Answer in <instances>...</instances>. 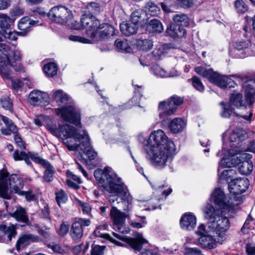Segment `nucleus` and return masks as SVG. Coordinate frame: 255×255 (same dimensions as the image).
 Returning a JSON list of instances; mask_svg holds the SVG:
<instances>
[{
	"mask_svg": "<svg viewBox=\"0 0 255 255\" xmlns=\"http://www.w3.org/2000/svg\"><path fill=\"white\" fill-rule=\"evenodd\" d=\"M252 157V155L250 154L244 153L242 154V158L245 160L241 163V164L239 167V171L241 174L248 175L252 172L253 165L250 160Z\"/></svg>",
	"mask_w": 255,
	"mask_h": 255,
	"instance_id": "obj_21",
	"label": "nucleus"
},
{
	"mask_svg": "<svg viewBox=\"0 0 255 255\" xmlns=\"http://www.w3.org/2000/svg\"><path fill=\"white\" fill-rule=\"evenodd\" d=\"M183 102V99L174 95L167 101H161L159 103L158 110L160 111L159 118L163 122H166L169 119L166 116L174 114L177 111V108Z\"/></svg>",
	"mask_w": 255,
	"mask_h": 255,
	"instance_id": "obj_6",
	"label": "nucleus"
},
{
	"mask_svg": "<svg viewBox=\"0 0 255 255\" xmlns=\"http://www.w3.org/2000/svg\"><path fill=\"white\" fill-rule=\"evenodd\" d=\"M43 71L48 77H54L57 73V66L54 62L48 63L44 66Z\"/></svg>",
	"mask_w": 255,
	"mask_h": 255,
	"instance_id": "obj_40",
	"label": "nucleus"
},
{
	"mask_svg": "<svg viewBox=\"0 0 255 255\" xmlns=\"http://www.w3.org/2000/svg\"><path fill=\"white\" fill-rule=\"evenodd\" d=\"M115 28L107 23H102L96 32H89L91 36V39L77 35H71L69 39L71 41L79 42L82 43H91L93 41H98L102 40L114 34Z\"/></svg>",
	"mask_w": 255,
	"mask_h": 255,
	"instance_id": "obj_4",
	"label": "nucleus"
},
{
	"mask_svg": "<svg viewBox=\"0 0 255 255\" xmlns=\"http://www.w3.org/2000/svg\"><path fill=\"white\" fill-rule=\"evenodd\" d=\"M28 100L33 105L41 106L47 105L50 101L48 94L39 90H34L30 92Z\"/></svg>",
	"mask_w": 255,
	"mask_h": 255,
	"instance_id": "obj_11",
	"label": "nucleus"
},
{
	"mask_svg": "<svg viewBox=\"0 0 255 255\" xmlns=\"http://www.w3.org/2000/svg\"><path fill=\"white\" fill-rule=\"evenodd\" d=\"M38 22V20H30L28 17H22L18 24V29L20 30L18 34L20 35H25L30 30V27L37 24Z\"/></svg>",
	"mask_w": 255,
	"mask_h": 255,
	"instance_id": "obj_23",
	"label": "nucleus"
},
{
	"mask_svg": "<svg viewBox=\"0 0 255 255\" xmlns=\"http://www.w3.org/2000/svg\"><path fill=\"white\" fill-rule=\"evenodd\" d=\"M79 153L80 155L81 161L87 165H90L91 161L94 160L97 156V152L91 147L89 137L87 147L82 146Z\"/></svg>",
	"mask_w": 255,
	"mask_h": 255,
	"instance_id": "obj_15",
	"label": "nucleus"
},
{
	"mask_svg": "<svg viewBox=\"0 0 255 255\" xmlns=\"http://www.w3.org/2000/svg\"><path fill=\"white\" fill-rule=\"evenodd\" d=\"M151 71L158 77L165 78L167 76L166 71L157 65H153L151 68Z\"/></svg>",
	"mask_w": 255,
	"mask_h": 255,
	"instance_id": "obj_50",
	"label": "nucleus"
},
{
	"mask_svg": "<svg viewBox=\"0 0 255 255\" xmlns=\"http://www.w3.org/2000/svg\"><path fill=\"white\" fill-rule=\"evenodd\" d=\"M0 231L7 235V239L9 241L16 235V227L13 225H10L9 226H6L4 224L0 225Z\"/></svg>",
	"mask_w": 255,
	"mask_h": 255,
	"instance_id": "obj_37",
	"label": "nucleus"
},
{
	"mask_svg": "<svg viewBox=\"0 0 255 255\" xmlns=\"http://www.w3.org/2000/svg\"><path fill=\"white\" fill-rule=\"evenodd\" d=\"M145 14L142 10H135L131 14L130 21L139 25V23L142 20Z\"/></svg>",
	"mask_w": 255,
	"mask_h": 255,
	"instance_id": "obj_48",
	"label": "nucleus"
},
{
	"mask_svg": "<svg viewBox=\"0 0 255 255\" xmlns=\"http://www.w3.org/2000/svg\"><path fill=\"white\" fill-rule=\"evenodd\" d=\"M9 185L11 192L22 195L23 191L21 189L23 187L22 179L16 174H12L8 178Z\"/></svg>",
	"mask_w": 255,
	"mask_h": 255,
	"instance_id": "obj_17",
	"label": "nucleus"
},
{
	"mask_svg": "<svg viewBox=\"0 0 255 255\" xmlns=\"http://www.w3.org/2000/svg\"><path fill=\"white\" fill-rule=\"evenodd\" d=\"M10 61L9 58L5 56L3 65L0 64V75L3 79H11V71L9 69Z\"/></svg>",
	"mask_w": 255,
	"mask_h": 255,
	"instance_id": "obj_31",
	"label": "nucleus"
},
{
	"mask_svg": "<svg viewBox=\"0 0 255 255\" xmlns=\"http://www.w3.org/2000/svg\"><path fill=\"white\" fill-rule=\"evenodd\" d=\"M86 13L89 15H96L101 11V6L99 3L96 2H90L87 3L86 7Z\"/></svg>",
	"mask_w": 255,
	"mask_h": 255,
	"instance_id": "obj_39",
	"label": "nucleus"
},
{
	"mask_svg": "<svg viewBox=\"0 0 255 255\" xmlns=\"http://www.w3.org/2000/svg\"><path fill=\"white\" fill-rule=\"evenodd\" d=\"M185 255H205L201 250L197 248H187L185 250Z\"/></svg>",
	"mask_w": 255,
	"mask_h": 255,
	"instance_id": "obj_56",
	"label": "nucleus"
},
{
	"mask_svg": "<svg viewBox=\"0 0 255 255\" xmlns=\"http://www.w3.org/2000/svg\"><path fill=\"white\" fill-rule=\"evenodd\" d=\"M79 205L82 208V211L84 214H86L87 215L90 214L92 208L89 203L80 202L79 203Z\"/></svg>",
	"mask_w": 255,
	"mask_h": 255,
	"instance_id": "obj_60",
	"label": "nucleus"
},
{
	"mask_svg": "<svg viewBox=\"0 0 255 255\" xmlns=\"http://www.w3.org/2000/svg\"><path fill=\"white\" fill-rule=\"evenodd\" d=\"M115 44L117 48L120 50H127L128 48V44L127 42L124 41L120 39H117L115 41Z\"/></svg>",
	"mask_w": 255,
	"mask_h": 255,
	"instance_id": "obj_59",
	"label": "nucleus"
},
{
	"mask_svg": "<svg viewBox=\"0 0 255 255\" xmlns=\"http://www.w3.org/2000/svg\"><path fill=\"white\" fill-rule=\"evenodd\" d=\"M180 225L182 229L186 230H193L196 225V218L191 213H186L181 217Z\"/></svg>",
	"mask_w": 255,
	"mask_h": 255,
	"instance_id": "obj_20",
	"label": "nucleus"
},
{
	"mask_svg": "<svg viewBox=\"0 0 255 255\" xmlns=\"http://www.w3.org/2000/svg\"><path fill=\"white\" fill-rule=\"evenodd\" d=\"M234 6L239 13H245L248 10V6L243 0H236L234 2Z\"/></svg>",
	"mask_w": 255,
	"mask_h": 255,
	"instance_id": "obj_47",
	"label": "nucleus"
},
{
	"mask_svg": "<svg viewBox=\"0 0 255 255\" xmlns=\"http://www.w3.org/2000/svg\"><path fill=\"white\" fill-rule=\"evenodd\" d=\"M230 223L229 220L226 217L222 215L217 219L213 220L208 224L209 232L215 233L217 237L223 240L225 237L226 231L229 229Z\"/></svg>",
	"mask_w": 255,
	"mask_h": 255,
	"instance_id": "obj_7",
	"label": "nucleus"
},
{
	"mask_svg": "<svg viewBox=\"0 0 255 255\" xmlns=\"http://www.w3.org/2000/svg\"><path fill=\"white\" fill-rule=\"evenodd\" d=\"M105 246H95L92 248L91 255H103Z\"/></svg>",
	"mask_w": 255,
	"mask_h": 255,
	"instance_id": "obj_57",
	"label": "nucleus"
},
{
	"mask_svg": "<svg viewBox=\"0 0 255 255\" xmlns=\"http://www.w3.org/2000/svg\"><path fill=\"white\" fill-rule=\"evenodd\" d=\"M144 150L150 157L152 164L160 167L164 166L167 160H172L177 153L174 142L161 129L154 131L150 134Z\"/></svg>",
	"mask_w": 255,
	"mask_h": 255,
	"instance_id": "obj_2",
	"label": "nucleus"
},
{
	"mask_svg": "<svg viewBox=\"0 0 255 255\" xmlns=\"http://www.w3.org/2000/svg\"><path fill=\"white\" fill-rule=\"evenodd\" d=\"M165 49L162 46L156 47L151 53V56L155 60H159L164 55Z\"/></svg>",
	"mask_w": 255,
	"mask_h": 255,
	"instance_id": "obj_52",
	"label": "nucleus"
},
{
	"mask_svg": "<svg viewBox=\"0 0 255 255\" xmlns=\"http://www.w3.org/2000/svg\"><path fill=\"white\" fill-rule=\"evenodd\" d=\"M153 46V42L149 39H138L137 41V48L139 50L147 51Z\"/></svg>",
	"mask_w": 255,
	"mask_h": 255,
	"instance_id": "obj_41",
	"label": "nucleus"
},
{
	"mask_svg": "<svg viewBox=\"0 0 255 255\" xmlns=\"http://www.w3.org/2000/svg\"><path fill=\"white\" fill-rule=\"evenodd\" d=\"M47 246L55 253L62 254L64 252V250L58 244L54 242L50 243L47 244Z\"/></svg>",
	"mask_w": 255,
	"mask_h": 255,
	"instance_id": "obj_55",
	"label": "nucleus"
},
{
	"mask_svg": "<svg viewBox=\"0 0 255 255\" xmlns=\"http://www.w3.org/2000/svg\"><path fill=\"white\" fill-rule=\"evenodd\" d=\"M94 235L96 237H101L104 239H110V236L109 234L104 233L102 230L98 228L94 232Z\"/></svg>",
	"mask_w": 255,
	"mask_h": 255,
	"instance_id": "obj_63",
	"label": "nucleus"
},
{
	"mask_svg": "<svg viewBox=\"0 0 255 255\" xmlns=\"http://www.w3.org/2000/svg\"><path fill=\"white\" fill-rule=\"evenodd\" d=\"M146 29L150 32L160 33L163 30L161 22L157 19L150 20L146 25Z\"/></svg>",
	"mask_w": 255,
	"mask_h": 255,
	"instance_id": "obj_35",
	"label": "nucleus"
},
{
	"mask_svg": "<svg viewBox=\"0 0 255 255\" xmlns=\"http://www.w3.org/2000/svg\"><path fill=\"white\" fill-rule=\"evenodd\" d=\"M9 215L19 222L27 223L28 221L25 210L21 207L17 208L15 211Z\"/></svg>",
	"mask_w": 255,
	"mask_h": 255,
	"instance_id": "obj_34",
	"label": "nucleus"
},
{
	"mask_svg": "<svg viewBox=\"0 0 255 255\" xmlns=\"http://www.w3.org/2000/svg\"><path fill=\"white\" fill-rule=\"evenodd\" d=\"M228 81H231V78L226 76H221L217 73L212 83L221 88H227ZM230 83V82H229Z\"/></svg>",
	"mask_w": 255,
	"mask_h": 255,
	"instance_id": "obj_38",
	"label": "nucleus"
},
{
	"mask_svg": "<svg viewBox=\"0 0 255 255\" xmlns=\"http://www.w3.org/2000/svg\"><path fill=\"white\" fill-rule=\"evenodd\" d=\"M221 209H215L214 206L208 204L204 209V213L205 218L211 220V221L217 219L220 217V215H222L223 212H225Z\"/></svg>",
	"mask_w": 255,
	"mask_h": 255,
	"instance_id": "obj_27",
	"label": "nucleus"
},
{
	"mask_svg": "<svg viewBox=\"0 0 255 255\" xmlns=\"http://www.w3.org/2000/svg\"><path fill=\"white\" fill-rule=\"evenodd\" d=\"M51 96L58 106L63 105L64 92L62 89L53 90L51 93Z\"/></svg>",
	"mask_w": 255,
	"mask_h": 255,
	"instance_id": "obj_43",
	"label": "nucleus"
},
{
	"mask_svg": "<svg viewBox=\"0 0 255 255\" xmlns=\"http://www.w3.org/2000/svg\"><path fill=\"white\" fill-rule=\"evenodd\" d=\"M195 71L198 74L204 78H207L211 83H212L217 74V73L214 72L212 69H206L202 66L196 67Z\"/></svg>",
	"mask_w": 255,
	"mask_h": 255,
	"instance_id": "obj_33",
	"label": "nucleus"
},
{
	"mask_svg": "<svg viewBox=\"0 0 255 255\" xmlns=\"http://www.w3.org/2000/svg\"><path fill=\"white\" fill-rule=\"evenodd\" d=\"M113 235L125 242L136 251H139L143 244H147L148 241L142 237H139L138 239H134L130 237H123L117 233H113Z\"/></svg>",
	"mask_w": 255,
	"mask_h": 255,
	"instance_id": "obj_16",
	"label": "nucleus"
},
{
	"mask_svg": "<svg viewBox=\"0 0 255 255\" xmlns=\"http://www.w3.org/2000/svg\"><path fill=\"white\" fill-rule=\"evenodd\" d=\"M38 236L32 234H25L21 236L16 243V250L19 251L29 245L31 243L39 241Z\"/></svg>",
	"mask_w": 255,
	"mask_h": 255,
	"instance_id": "obj_24",
	"label": "nucleus"
},
{
	"mask_svg": "<svg viewBox=\"0 0 255 255\" xmlns=\"http://www.w3.org/2000/svg\"><path fill=\"white\" fill-rule=\"evenodd\" d=\"M82 22L83 28H86V34L91 39V36L89 32H96L100 27L99 20L93 15H89L85 13L82 15Z\"/></svg>",
	"mask_w": 255,
	"mask_h": 255,
	"instance_id": "obj_10",
	"label": "nucleus"
},
{
	"mask_svg": "<svg viewBox=\"0 0 255 255\" xmlns=\"http://www.w3.org/2000/svg\"><path fill=\"white\" fill-rule=\"evenodd\" d=\"M10 56L13 59L14 61H19L21 60L22 55L18 49H15L12 51Z\"/></svg>",
	"mask_w": 255,
	"mask_h": 255,
	"instance_id": "obj_62",
	"label": "nucleus"
},
{
	"mask_svg": "<svg viewBox=\"0 0 255 255\" xmlns=\"http://www.w3.org/2000/svg\"><path fill=\"white\" fill-rule=\"evenodd\" d=\"M249 185L248 180L241 178H236L232 180L229 183L228 188L231 193L241 194L247 190Z\"/></svg>",
	"mask_w": 255,
	"mask_h": 255,
	"instance_id": "obj_12",
	"label": "nucleus"
},
{
	"mask_svg": "<svg viewBox=\"0 0 255 255\" xmlns=\"http://www.w3.org/2000/svg\"><path fill=\"white\" fill-rule=\"evenodd\" d=\"M139 28V25L128 20L123 22L120 24V29L122 33L126 36H129L135 34Z\"/></svg>",
	"mask_w": 255,
	"mask_h": 255,
	"instance_id": "obj_26",
	"label": "nucleus"
},
{
	"mask_svg": "<svg viewBox=\"0 0 255 255\" xmlns=\"http://www.w3.org/2000/svg\"><path fill=\"white\" fill-rule=\"evenodd\" d=\"M2 121L4 123L6 128H1L0 131L2 134L5 135H8L12 133H16L17 132V128L13 122L8 118L3 116Z\"/></svg>",
	"mask_w": 255,
	"mask_h": 255,
	"instance_id": "obj_28",
	"label": "nucleus"
},
{
	"mask_svg": "<svg viewBox=\"0 0 255 255\" xmlns=\"http://www.w3.org/2000/svg\"><path fill=\"white\" fill-rule=\"evenodd\" d=\"M44 163L42 165L45 168L44 178L46 182H50L53 180V174L55 173L53 166L48 161H43Z\"/></svg>",
	"mask_w": 255,
	"mask_h": 255,
	"instance_id": "obj_36",
	"label": "nucleus"
},
{
	"mask_svg": "<svg viewBox=\"0 0 255 255\" xmlns=\"http://www.w3.org/2000/svg\"><path fill=\"white\" fill-rule=\"evenodd\" d=\"M27 154V153L24 151H20L18 150H15L13 153V158L15 161L23 160L27 165H30L31 162L30 160L28 159Z\"/></svg>",
	"mask_w": 255,
	"mask_h": 255,
	"instance_id": "obj_46",
	"label": "nucleus"
},
{
	"mask_svg": "<svg viewBox=\"0 0 255 255\" xmlns=\"http://www.w3.org/2000/svg\"><path fill=\"white\" fill-rule=\"evenodd\" d=\"M66 24L71 29H80L83 28V24L82 22V17H81L80 22H79L77 20L73 18L71 21H69V19L67 18V20L66 21Z\"/></svg>",
	"mask_w": 255,
	"mask_h": 255,
	"instance_id": "obj_51",
	"label": "nucleus"
},
{
	"mask_svg": "<svg viewBox=\"0 0 255 255\" xmlns=\"http://www.w3.org/2000/svg\"><path fill=\"white\" fill-rule=\"evenodd\" d=\"M173 23L178 25L182 26L184 28L188 27L191 20L187 14L179 13L175 14L172 18Z\"/></svg>",
	"mask_w": 255,
	"mask_h": 255,
	"instance_id": "obj_32",
	"label": "nucleus"
},
{
	"mask_svg": "<svg viewBox=\"0 0 255 255\" xmlns=\"http://www.w3.org/2000/svg\"><path fill=\"white\" fill-rule=\"evenodd\" d=\"M223 241V240L219 238L217 236L215 238V236L211 234L201 236L198 239V242L203 248L209 250L215 248L217 243L222 244Z\"/></svg>",
	"mask_w": 255,
	"mask_h": 255,
	"instance_id": "obj_14",
	"label": "nucleus"
},
{
	"mask_svg": "<svg viewBox=\"0 0 255 255\" xmlns=\"http://www.w3.org/2000/svg\"><path fill=\"white\" fill-rule=\"evenodd\" d=\"M10 12L11 16H19L23 14L24 10L23 8L17 7L11 9Z\"/></svg>",
	"mask_w": 255,
	"mask_h": 255,
	"instance_id": "obj_64",
	"label": "nucleus"
},
{
	"mask_svg": "<svg viewBox=\"0 0 255 255\" xmlns=\"http://www.w3.org/2000/svg\"><path fill=\"white\" fill-rule=\"evenodd\" d=\"M211 200L219 208L228 213H233L234 208V204L228 200L224 192L220 188L215 189L211 195Z\"/></svg>",
	"mask_w": 255,
	"mask_h": 255,
	"instance_id": "obj_8",
	"label": "nucleus"
},
{
	"mask_svg": "<svg viewBox=\"0 0 255 255\" xmlns=\"http://www.w3.org/2000/svg\"><path fill=\"white\" fill-rule=\"evenodd\" d=\"M27 155L28 156V159L29 160V158H30L33 161L38 163L40 164L41 165L44 163V162L43 161H46V160L41 159L40 157H38L37 154H35L30 152H27Z\"/></svg>",
	"mask_w": 255,
	"mask_h": 255,
	"instance_id": "obj_58",
	"label": "nucleus"
},
{
	"mask_svg": "<svg viewBox=\"0 0 255 255\" xmlns=\"http://www.w3.org/2000/svg\"><path fill=\"white\" fill-rule=\"evenodd\" d=\"M81 110L76 107L69 96L65 94V122L81 128Z\"/></svg>",
	"mask_w": 255,
	"mask_h": 255,
	"instance_id": "obj_5",
	"label": "nucleus"
},
{
	"mask_svg": "<svg viewBox=\"0 0 255 255\" xmlns=\"http://www.w3.org/2000/svg\"><path fill=\"white\" fill-rule=\"evenodd\" d=\"M7 177V173L0 171V197L6 199H10L11 196L8 192Z\"/></svg>",
	"mask_w": 255,
	"mask_h": 255,
	"instance_id": "obj_25",
	"label": "nucleus"
},
{
	"mask_svg": "<svg viewBox=\"0 0 255 255\" xmlns=\"http://www.w3.org/2000/svg\"><path fill=\"white\" fill-rule=\"evenodd\" d=\"M230 102L233 106L239 108L245 106L243 96L240 93H234L230 96Z\"/></svg>",
	"mask_w": 255,
	"mask_h": 255,
	"instance_id": "obj_44",
	"label": "nucleus"
},
{
	"mask_svg": "<svg viewBox=\"0 0 255 255\" xmlns=\"http://www.w3.org/2000/svg\"><path fill=\"white\" fill-rule=\"evenodd\" d=\"M89 136L85 130L80 133L75 127L65 124V145L69 151H79L82 146L87 147Z\"/></svg>",
	"mask_w": 255,
	"mask_h": 255,
	"instance_id": "obj_3",
	"label": "nucleus"
},
{
	"mask_svg": "<svg viewBox=\"0 0 255 255\" xmlns=\"http://www.w3.org/2000/svg\"><path fill=\"white\" fill-rule=\"evenodd\" d=\"M56 201L58 205L61 207L64 204V192L62 190L60 192H56Z\"/></svg>",
	"mask_w": 255,
	"mask_h": 255,
	"instance_id": "obj_61",
	"label": "nucleus"
},
{
	"mask_svg": "<svg viewBox=\"0 0 255 255\" xmlns=\"http://www.w3.org/2000/svg\"><path fill=\"white\" fill-rule=\"evenodd\" d=\"M220 105L222 106V112L221 115L222 117L229 118L233 113V109L228 102H222Z\"/></svg>",
	"mask_w": 255,
	"mask_h": 255,
	"instance_id": "obj_45",
	"label": "nucleus"
},
{
	"mask_svg": "<svg viewBox=\"0 0 255 255\" xmlns=\"http://www.w3.org/2000/svg\"><path fill=\"white\" fill-rule=\"evenodd\" d=\"M186 126V123L181 118H176L170 121L168 128L174 133L181 132Z\"/></svg>",
	"mask_w": 255,
	"mask_h": 255,
	"instance_id": "obj_29",
	"label": "nucleus"
},
{
	"mask_svg": "<svg viewBox=\"0 0 255 255\" xmlns=\"http://www.w3.org/2000/svg\"><path fill=\"white\" fill-rule=\"evenodd\" d=\"M50 129L52 134L59 138L61 142L64 143V125L59 124L58 127L56 125H53Z\"/></svg>",
	"mask_w": 255,
	"mask_h": 255,
	"instance_id": "obj_42",
	"label": "nucleus"
},
{
	"mask_svg": "<svg viewBox=\"0 0 255 255\" xmlns=\"http://www.w3.org/2000/svg\"><path fill=\"white\" fill-rule=\"evenodd\" d=\"M63 14L64 7L61 5H58L52 7L47 14V15L53 21L62 24L64 22Z\"/></svg>",
	"mask_w": 255,
	"mask_h": 255,
	"instance_id": "obj_22",
	"label": "nucleus"
},
{
	"mask_svg": "<svg viewBox=\"0 0 255 255\" xmlns=\"http://www.w3.org/2000/svg\"><path fill=\"white\" fill-rule=\"evenodd\" d=\"M0 101L3 108L8 111L12 110V103L8 97L6 96H2Z\"/></svg>",
	"mask_w": 255,
	"mask_h": 255,
	"instance_id": "obj_53",
	"label": "nucleus"
},
{
	"mask_svg": "<svg viewBox=\"0 0 255 255\" xmlns=\"http://www.w3.org/2000/svg\"><path fill=\"white\" fill-rule=\"evenodd\" d=\"M166 33L173 38H182L186 34L185 28L172 22L167 27Z\"/></svg>",
	"mask_w": 255,
	"mask_h": 255,
	"instance_id": "obj_18",
	"label": "nucleus"
},
{
	"mask_svg": "<svg viewBox=\"0 0 255 255\" xmlns=\"http://www.w3.org/2000/svg\"><path fill=\"white\" fill-rule=\"evenodd\" d=\"M189 81H191L192 86L196 90L201 92L204 91L205 87L202 84L201 79L197 76H193Z\"/></svg>",
	"mask_w": 255,
	"mask_h": 255,
	"instance_id": "obj_49",
	"label": "nucleus"
},
{
	"mask_svg": "<svg viewBox=\"0 0 255 255\" xmlns=\"http://www.w3.org/2000/svg\"><path fill=\"white\" fill-rule=\"evenodd\" d=\"M94 176L99 186L110 194L109 201L112 206L110 216L114 224L118 226L119 230H120V227L124 224L126 219L129 216L126 212H122L118 209L114 203L117 201V203L119 204V207L128 212L130 210L129 205L131 204V196L122 178L119 177L109 167H105L103 171L95 170Z\"/></svg>",
	"mask_w": 255,
	"mask_h": 255,
	"instance_id": "obj_1",
	"label": "nucleus"
},
{
	"mask_svg": "<svg viewBox=\"0 0 255 255\" xmlns=\"http://www.w3.org/2000/svg\"><path fill=\"white\" fill-rule=\"evenodd\" d=\"M251 46L249 41L237 42L234 48L230 51V53L234 57L243 58L249 55V49Z\"/></svg>",
	"mask_w": 255,
	"mask_h": 255,
	"instance_id": "obj_13",
	"label": "nucleus"
},
{
	"mask_svg": "<svg viewBox=\"0 0 255 255\" xmlns=\"http://www.w3.org/2000/svg\"><path fill=\"white\" fill-rule=\"evenodd\" d=\"M243 87L245 89L246 102L249 105H252L255 102V79L245 83Z\"/></svg>",
	"mask_w": 255,
	"mask_h": 255,
	"instance_id": "obj_19",
	"label": "nucleus"
},
{
	"mask_svg": "<svg viewBox=\"0 0 255 255\" xmlns=\"http://www.w3.org/2000/svg\"><path fill=\"white\" fill-rule=\"evenodd\" d=\"M248 137L247 132L243 128H236L233 130L230 136L231 142L239 143L245 140Z\"/></svg>",
	"mask_w": 255,
	"mask_h": 255,
	"instance_id": "obj_30",
	"label": "nucleus"
},
{
	"mask_svg": "<svg viewBox=\"0 0 255 255\" xmlns=\"http://www.w3.org/2000/svg\"><path fill=\"white\" fill-rule=\"evenodd\" d=\"M90 224V220L82 218L73 223L70 231V235L71 238L74 241L80 239L83 235L84 228L89 226Z\"/></svg>",
	"mask_w": 255,
	"mask_h": 255,
	"instance_id": "obj_9",
	"label": "nucleus"
},
{
	"mask_svg": "<svg viewBox=\"0 0 255 255\" xmlns=\"http://www.w3.org/2000/svg\"><path fill=\"white\" fill-rule=\"evenodd\" d=\"M146 7L148 8L150 14L152 16H156L159 13L160 8L152 2H147Z\"/></svg>",
	"mask_w": 255,
	"mask_h": 255,
	"instance_id": "obj_54",
	"label": "nucleus"
}]
</instances>
